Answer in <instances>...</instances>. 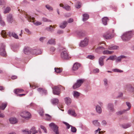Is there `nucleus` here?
Segmentation results:
<instances>
[{"label":"nucleus","instance_id":"1","mask_svg":"<svg viewBox=\"0 0 134 134\" xmlns=\"http://www.w3.org/2000/svg\"><path fill=\"white\" fill-rule=\"evenodd\" d=\"M132 31L127 32L123 34L121 38L124 41H127L130 40L133 35Z\"/></svg>","mask_w":134,"mask_h":134},{"label":"nucleus","instance_id":"2","mask_svg":"<svg viewBox=\"0 0 134 134\" xmlns=\"http://www.w3.org/2000/svg\"><path fill=\"white\" fill-rule=\"evenodd\" d=\"M49 126L51 130L56 134H59L58 127L54 123L52 122L49 124Z\"/></svg>","mask_w":134,"mask_h":134},{"label":"nucleus","instance_id":"3","mask_svg":"<svg viewBox=\"0 0 134 134\" xmlns=\"http://www.w3.org/2000/svg\"><path fill=\"white\" fill-rule=\"evenodd\" d=\"M5 47V45L4 43H2L0 45V54L3 57H5L6 55Z\"/></svg>","mask_w":134,"mask_h":134},{"label":"nucleus","instance_id":"4","mask_svg":"<svg viewBox=\"0 0 134 134\" xmlns=\"http://www.w3.org/2000/svg\"><path fill=\"white\" fill-rule=\"evenodd\" d=\"M61 57L63 59H68L70 57L69 56L67 51L65 49H62L60 54Z\"/></svg>","mask_w":134,"mask_h":134},{"label":"nucleus","instance_id":"5","mask_svg":"<svg viewBox=\"0 0 134 134\" xmlns=\"http://www.w3.org/2000/svg\"><path fill=\"white\" fill-rule=\"evenodd\" d=\"M85 81L84 79H81L77 80L76 82L73 86V88L75 89L79 87Z\"/></svg>","mask_w":134,"mask_h":134},{"label":"nucleus","instance_id":"6","mask_svg":"<svg viewBox=\"0 0 134 134\" xmlns=\"http://www.w3.org/2000/svg\"><path fill=\"white\" fill-rule=\"evenodd\" d=\"M103 37L106 39H111L113 37V36L111 34L110 31L108 30L103 35Z\"/></svg>","mask_w":134,"mask_h":134},{"label":"nucleus","instance_id":"7","mask_svg":"<svg viewBox=\"0 0 134 134\" xmlns=\"http://www.w3.org/2000/svg\"><path fill=\"white\" fill-rule=\"evenodd\" d=\"M20 115L22 117L25 118H30L31 116L30 113L27 111H25L21 113Z\"/></svg>","mask_w":134,"mask_h":134},{"label":"nucleus","instance_id":"8","mask_svg":"<svg viewBox=\"0 0 134 134\" xmlns=\"http://www.w3.org/2000/svg\"><path fill=\"white\" fill-rule=\"evenodd\" d=\"M53 93L54 94L59 95L60 93V89L58 86H55L52 88Z\"/></svg>","mask_w":134,"mask_h":134},{"label":"nucleus","instance_id":"9","mask_svg":"<svg viewBox=\"0 0 134 134\" xmlns=\"http://www.w3.org/2000/svg\"><path fill=\"white\" fill-rule=\"evenodd\" d=\"M124 87L129 91L134 92V85L127 84L125 85Z\"/></svg>","mask_w":134,"mask_h":134},{"label":"nucleus","instance_id":"10","mask_svg":"<svg viewBox=\"0 0 134 134\" xmlns=\"http://www.w3.org/2000/svg\"><path fill=\"white\" fill-rule=\"evenodd\" d=\"M88 42V39L87 38H85L83 40L81 41L79 44V46L81 47H85L87 45Z\"/></svg>","mask_w":134,"mask_h":134},{"label":"nucleus","instance_id":"11","mask_svg":"<svg viewBox=\"0 0 134 134\" xmlns=\"http://www.w3.org/2000/svg\"><path fill=\"white\" fill-rule=\"evenodd\" d=\"M107 109L110 112H114L115 111L114 105L112 103H109L108 104Z\"/></svg>","mask_w":134,"mask_h":134},{"label":"nucleus","instance_id":"12","mask_svg":"<svg viewBox=\"0 0 134 134\" xmlns=\"http://www.w3.org/2000/svg\"><path fill=\"white\" fill-rule=\"evenodd\" d=\"M68 113L69 114L73 117H75L77 115L75 110L73 109H69L68 111Z\"/></svg>","mask_w":134,"mask_h":134},{"label":"nucleus","instance_id":"13","mask_svg":"<svg viewBox=\"0 0 134 134\" xmlns=\"http://www.w3.org/2000/svg\"><path fill=\"white\" fill-rule=\"evenodd\" d=\"M106 57L104 56H103L100 57L98 60L99 64L100 65L102 66L104 65V60Z\"/></svg>","mask_w":134,"mask_h":134},{"label":"nucleus","instance_id":"14","mask_svg":"<svg viewBox=\"0 0 134 134\" xmlns=\"http://www.w3.org/2000/svg\"><path fill=\"white\" fill-rule=\"evenodd\" d=\"M42 52L40 49H32L31 54L33 55H37L41 54Z\"/></svg>","mask_w":134,"mask_h":134},{"label":"nucleus","instance_id":"15","mask_svg":"<svg viewBox=\"0 0 134 134\" xmlns=\"http://www.w3.org/2000/svg\"><path fill=\"white\" fill-rule=\"evenodd\" d=\"M80 66L81 65L80 63H75L74 64L72 69L73 71H76L78 70Z\"/></svg>","mask_w":134,"mask_h":134},{"label":"nucleus","instance_id":"16","mask_svg":"<svg viewBox=\"0 0 134 134\" xmlns=\"http://www.w3.org/2000/svg\"><path fill=\"white\" fill-rule=\"evenodd\" d=\"M8 34L10 37L12 36L15 39H19V38L18 35L14 32H9L8 33Z\"/></svg>","mask_w":134,"mask_h":134},{"label":"nucleus","instance_id":"17","mask_svg":"<svg viewBox=\"0 0 134 134\" xmlns=\"http://www.w3.org/2000/svg\"><path fill=\"white\" fill-rule=\"evenodd\" d=\"M7 20L9 23H12L13 22L14 20L12 14H9L7 16Z\"/></svg>","mask_w":134,"mask_h":134},{"label":"nucleus","instance_id":"18","mask_svg":"<svg viewBox=\"0 0 134 134\" xmlns=\"http://www.w3.org/2000/svg\"><path fill=\"white\" fill-rule=\"evenodd\" d=\"M32 49L29 47H27L25 48L24 50V52L25 54H29L31 53Z\"/></svg>","mask_w":134,"mask_h":134},{"label":"nucleus","instance_id":"19","mask_svg":"<svg viewBox=\"0 0 134 134\" xmlns=\"http://www.w3.org/2000/svg\"><path fill=\"white\" fill-rule=\"evenodd\" d=\"M37 91L42 94H44L46 95L47 93V91L43 90L41 88H39L37 89Z\"/></svg>","mask_w":134,"mask_h":134},{"label":"nucleus","instance_id":"20","mask_svg":"<svg viewBox=\"0 0 134 134\" xmlns=\"http://www.w3.org/2000/svg\"><path fill=\"white\" fill-rule=\"evenodd\" d=\"M105 49V48L102 47H99L96 49V51L97 53L100 54L102 52H103V51Z\"/></svg>","mask_w":134,"mask_h":134},{"label":"nucleus","instance_id":"21","mask_svg":"<svg viewBox=\"0 0 134 134\" xmlns=\"http://www.w3.org/2000/svg\"><path fill=\"white\" fill-rule=\"evenodd\" d=\"M64 100L65 103L68 105H70L71 102V99L69 97L65 98Z\"/></svg>","mask_w":134,"mask_h":134},{"label":"nucleus","instance_id":"22","mask_svg":"<svg viewBox=\"0 0 134 134\" xmlns=\"http://www.w3.org/2000/svg\"><path fill=\"white\" fill-rule=\"evenodd\" d=\"M59 100L57 98H54L51 100V102L54 105H56L59 103Z\"/></svg>","mask_w":134,"mask_h":134},{"label":"nucleus","instance_id":"23","mask_svg":"<svg viewBox=\"0 0 134 134\" xmlns=\"http://www.w3.org/2000/svg\"><path fill=\"white\" fill-rule=\"evenodd\" d=\"M78 36L80 37H81L85 36V34L84 31H79L77 32Z\"/></svg>","mask_w":134,"mask_h":134},{"label":"nucleus","instance_id":"24","mask_svg":"<svg viewBox=\"0 0 134 134\" xmlns=\"http://www.w3.org/2000/svg\"><path fill=\"white\" fill-rule=\"evenodd\" d=\"M103 24L104 25H107V23L109 21V19L108 17H105L102 18V19Z\"/></svg>","mask_w":134,"mask_h":134},{"label":"nucleus","instance_id":"25","mask_svg":"<svg viewBox=\"0 0 134 134\" xmlns=\"http://www.w3.org/2000/svg\"><path fill=\"white\" fill-rule=\"evenodd\" d=\"M25 17L29 21L32 22H33V18H31V16L26 13L25 15Z\"/></svg>","mask_w":134,"mask_h":134},{"label":"nucleus","instance_id":"26","mask_svg":"<svg viewBox=\"0 0 134 134\" xmlns=\"http://www.w3.org/2000/svg\"><path fill=\"white\" fill-rule=\"evenodd\" d=\"M126 57V56L123 55H121L117 58L116 57V59H115V61L117 63L120 62L121 61L122 59L125 58Z\"/></svg>","mask_w":134,"mask_h":134},{"label":"nucleus","instance_id":"27","mask_svg":"<svg viewBox=\"0 0 134 134\" xmlns=\"http://www.w3.org/2000/svg\"><path fill=\"white\" fill-rule=\"evenodd\" d=\"M59 6L60 7H62L63 8L65 9L66 10H69L70 9V7L68 5H65L64 6L62 4H59Z\"/></svg>","mask_w":134,"mask_h":134},{"label":"nucleus","instance_id":"28","mask_svg":"<svg viewBox=\"0 0 134 134\" xmlns=\"http://www.w3.org/2000/svg\"><path fill=\"white\" fill-rule=\"evenodd\" d=\"M67 24V22L64 21L60 24L59 26L61 28L64 29L66 26Z\"/></svg>","mask_w":134,"mask_h":134},{"label":"nucleus","instance_id":"29","mask_svg":"<svg viewBox=\"0 0 134 134\" xmlns=\"http://www.w3.org/2000/svg\"><path fill=\"white\" fill-rule=\"evenodd\" d=\"M30 131L31 134H35L38 132V131L36 130L35 127H32L30 130Z\"/></svg>","mask_w":134,"mask_h":134},{"label":"nucleus","instance_id":"30","mask_svg":"<svg viewBox=\"0 0 134 134\" xmlns=\"http://www.w3.org/2000/svg\"><path fill=\"white\" fill-rule=\"evenodd\" d=\"M9 121L10 123L12 124H15L17 122L16 119L15 118H11L9 119Z\"/></svg>","mask_w":134,"mask_h":134},{"label":"nucleus","instance_id":"31","mask_svg":"<svg viewBox=\"0 0 134 134\" xmlns=\"http://www.w3.org/2000/svg\"><path fill=\"white\" fill-rule=\"evenodd\" d=\"M7 105V103H2L0 106V109L2 110H4L6 107Z\"/></svg>","mask_w":134,"mask_h":134},{"label":"nucleus","instance_id":"32","mask_svg":"<svg viewBox=\"0 0 134 134\" xmlns=\"http://www.w3.org/2000/svg\"><path fill=\"white\" fill-rule=\"evenodd\" d=\"M24 90L23 89H16L14 90V92L16 94H18L22 92Z\"/></svg>","mask_w":134,"mask_h":134},{"label":"nucleus","instance_id":"33","mask_svg":"<svg viewBox=\"0 0 134 134\" xmlns=\"http://www.w3.org/2000/svg\"><path fill=\"white\" fill-rule=\"evenodd\" d=\"M83 16L82 20L83 21L87 20L89 18V15L87 14H83Z\"/></svg>","mask_w":134,"mask_h":134},{"label":"nucleus","instance_id":"34","mask_svg":"<svg viewBox=\"0 0 134 134\" xmlns=\"http://www.w3.org/2000/svg\"><path fill=\"white\" fill-rule=\"evenodd\" d=\"M96 110L98 113L100 114L102 111V110L100 107L98 105H97L96 107Z\"/></svg>","mask_w":134,"mask_h":134},{"label":"nucleus","instance_id":"35","mask_svg":"<svg viewBox=\"0 0 134 134\" xmlns=\"http://www.w3.org/2000/svg\"><path fill=\"white\" fill-rule=\"evenodd\" d=\"M104 84L105 87L108 88V81L107 79L105 78L103 80Z\"/></svg>","mask_w":134,"mask_h":134},{"label":"nucleus","instance_id":"36","mask_svg":"<svg viewBox=\"0 0 134 134\" xmlns=\"http://www.w3.org/2000/svg\"><path fill=\"white\" fill-rule=\"evenodd\" d=\"M126 111H127L126 109H124L122 110H121L117 112L116 113L118 115H120L125 113Z\"/></svg>","mask_w":134,"mask_h":134},{"label":"nucleus","instance_id":"37","mask_svg":"<svg viewBox=\"0 0 134 134\" xmlns=\"http://www.w3.org/2000/svg\"><path fill=\"white\" fill-rule=\"evenodd\" d=\"M131 126V125L130 123H127L126 124H122L121 126L124 129H126L129 127Z\"/></svg>","mask_w":134,"mask_h":134},{"label":"nucleus","instance_id":"38","mask_svg":"<svg viewBox=\"0 0 134 134\" xmlns=\"http://www.w3.org/2000/svg\"><path fill=\"white\" fill-rule=\"evenodd\" d=\"M73 95L76 98H77L80 96V93L77 91H74L73 92Z\"/></svg>","mask_w":134,"mask_h":134},{"label":"nucleus","instance_id":"39","mask_svg":"<svg viewBox=\"0 0 134 134\" xmlns=\"http://www.w3.org/2000/svg\"><path fill=\"white\" fill-rule=\"evenodd\" d=\"M47 43L50 44H55V41L54 40L51 39L48 41Z\"/></svg>","mask_w":134,"mask_h":134},{"label":"nucleus","instance_id":"40","mask_svg":"<svg viewBox=\"0 0 134 134\" xmlns=\"http://www.w3.org/2000/svg\"><path fill=\"white\" fill-rule=\"evenodd\" d=\"M118 47L116 46H109L108 49L109 50L116 49H118Z\"/></svg>","mask_w":134,"mask_h":134},{"label":"nucleus","instance_id":"41","mask_svg":"<svg viewBox=\"0 0 134 134\" xmlns=\"http://www.w3.org/2000/svg\"><path fill=\"white\" fill-rule=\"evenodd\" d=\"M46 30L51 32H53L54 31V30L52 25H50L49 27H47L46 28Z\"/></svg>","mask_w":134,"mask_h":134},{"label":"nucleus","instance_id":"42","mask_svg":"<svg viewBox=\"0 0 134 134\" xmlns=\"http://www.w3.org/2000/svg\"><path fill=\"white\" fill-rule=\"evenodd\" d=\"M55 72L58 73H60L62 71V69L60 68H54Z\"/></svg>","mask_w":134,"mask_h":134},{"label":"nucleus","instance_id":"43","mask_svg":"<svg viewBox=\"0 0 134 134\" xmlns=\"http://www.w3.org/2000/svg\"><path fill=\"white\" fill-rule=\"evenodd\" d=\"M22 132L24 134H31L30 131H29L27 129H26L25 130H22Z\"/></svg>","mask_w":134,"mask_h":134},{"label":"nucleus","instance_id":"44","mask_svg":"<svg viewBox=\"0 0 134 134\" xmlns=\"http://www.w3.org/2000/svg\"><path fill=\"white\" fill-rule=\"evenodd\" d=\"M126 105L128 107V108L126 109V110L127 111L129 110L131 107V105L130 103L129 102H126Z\"/></svg>","mask_w":134,"mask_h":134},{"label":"nucleus","instance_id":"45","mask_svg":"<svg viewBox=\"0 0 134 134\" xmlns=\"http://www.w3.org/2000/svg\"><path fill=\"white\" fill-rule=\"evenodd\" d=\"M93 123L94 125L96 126H99L100 125V123L97 120L93 121Z\"/></svg>","mask_w":134,"mask_h":134},{"label":"nucleus","instance_id":"46","mask_svg":"<svg viewBox=\"0 0 134 134\" xmlns=\"http://www.w3.org/2000/svg\"><path fill=\"white\" fill-rule=\"evenodd\" d=\"M1 35L3 38H6L7 37L6 33L4 31H2L1 33Z\"/></svg>","mask_w":134,"mask_h":134},{"label":"nucleus","instance_id":"47","mask_svg":"<svg viewBox=\"0 0 134 134\" xmlns=\"http://www.w3.org/2000/svg\"><path fill=\"white\" fill-rule=\"evenodd\" d=\"M42 20L44 22H51L52 21L48 19L47 18L43 17L42 18Z\"/></svg>","mask_w":134,"mask_h":134},{"label":"nucleus","instance_id":"48","mask_svg":"<svg viewBox=\"0 0 134 134\" xmlns=\"http://www.w3.org/2000/svg\"><path fill=\"white\" fill-rule=\"evenodd\" d=\"M81 3L79 2H78L75 5V7L77 9L79 8H80L81 6Z\"/></svg>","mask_w":134,"mask_h":134},{"label":"nucleus","instance_id":"49","mask_svg":"<svg viewBox=\"0 0 134 134\" xmlns=\"http://www.w3.org/2000/svg\"><path fill=\"white\" fill-rule=\"evenodd\" d=\"M76 129L74 127L71 126V131L73 133H75L76 131Z\"/></svg>","mask_w":134,"mask_h":134},{"label":"nucleus","instance_id":"50","mask_svg":"<svg viewBox=\"0 0 134 134\" xmlns=\"http://www.w3.org/2000/svg\"><path fill=\"white\" fill-rule=\"evenodd\" d=\"M45 7H46L49 11L52 10H53L52 7L49 5H46Z\"/></svg>","mask_w":134,"mask_h":134},{"label":"nucleus","instance_id":"51","mask_svg":"<svg viewBox=\"0 0 134 134\" xmlns=\"http://www.w3.org/2000/svg\"><path fill=\"white\" fill-rule=\"evenodd\" d=\"M113 71L114 72H123L122 70H120L119 69H113Z\"/></svg>","mask_w":134,"mask_h":134},{"label":"nucleus","instance_id":"52","mask_svg":"<svg viewBox=\"0 0 134 134\" xmlns=\"http://www.w3.org/2000/svg\"><path fill=\"white\" fill-rule=\"evenodd\" d=\"M10 8L9 7H7L5 9V10L4 12V14L8 13L10 11Z\"/></svg>","mask_w":134,"mask_h":134},{"label":"nucleus","instance_id":"53","mask_svg":"<svg viewBox=\"0 0 134 134\" xmlns=\"http://www.w3.org/2000/svg\"><path fill=\"white\" fill-rule=\"evenodd\" d=\"M110 60H114L116 59V55L111 56L109 57Z\"/></svg>","mask_w":134,"mask_h":134},{"label":"nucleus","instance_id":"54","mask_svg":"<svg viewBox=\"0 0 134 134\" xmlns=\"http://www.w3.org/2000/svg\"><path fill=\"white\" fill-rule=\"evenodd\" d=\"M40 128L42 129L43 130H44L45 133H47V130H46V128H45V127L44 126H42V125H41L40 126Z\"/></svg>","mask_w":134,"mask_h":134},{"label":"nucleus","instance_id":"55","mask_svg":"<svg viewBox=\"0 0 134 134\" xmlns=\"http://www.w3.org/2000/svg\"><path fill=\"white\" fill-rule=\"evenodd\" d=\"M0 24L2 26H4L5 25V23L2 20H0Z\"/></svg>","mask_w":134,"mask_h":134},{"label":"nucleus","instance_id":"56","mask_svg":"<svg viewBox=\"0 0 134 134\" xmlns=\"http://www.w3.org/2000/svg\"><path fill=\"white\" fill-rule=\"evenodd\" d=\"M46 116H47V120H50L51 119V117L49 115L46 114H45Z\"/></svg>","mask_w":134,"mask_h":134},{"label":"nucleus","instance_id":"57","mask_svg":"<svg viewBox=\"0 0 134 134\" xmlns=\"http://www.w3.org/2000/svg\"><path fill=\"white\" fill-rule=\"evenodd\" d=\"M25 31L29 34H31V32L27 28H25Z\"/></svg>","mask_w":134,"mask_h":134},{"label":"nucleus","instance_id":"58","mask_svg":"<svg viewBox=\"0 0 134 134\" xmlns=\"http://www.w3.org/2000/svg\"><path fill=\"white\" fill-rule=\"evenodd\" d=\"M64 123L66 125V126L67 127V129H68L69 128H70V127H71V126H72L70 125L68 123L66 122H64Z\"/></svg>","mask_w":134,"mask_h":134},{"label":"nucleus","instance_id":"59","mask_svg":"<svg viewBox=\"0 0 134 134\" xmlns=\"http://www.w3.org/2000/svg\"><path fill=\"white\" fill-rule=\"evenodd\" d=\"M87 58L91 59H93L94 58V57L93 55H89L87 56Z\"/></svg>","mask_w":134,"mask_h":134},{"label":"nucleus","instance_id":"60","mask_svg":"<svg viewBox=\"0 0 134 134\" xmlns=\"http://www.w3.org/2000/svg\"><path fill=\"white\" fill-rule=\"evenodd\" d=\"M63 31L62 30H58L57 31V33L59 34H61L63 33Z\"/></svg>","mask_w":134,"mask_h":134},{"label":"nucleus","instance_id":"61","mask_svg":"<svg viewBox=\"0 0 134 134\" xmlns=\"http://www.w3.org/2000/svg\"><path fill=\"white\" fill-rule=\"evenodd\" d=\"M34 24L35 25H36L38 26L39 25H40L42 23L41 22L38 21H37L35 23L34 22Z\"/></svg>","mask_w":134,"mask_h":134},{"label":"nucleus","instance_id":"62","mask_svg":"<svg viewBox=\"0 0 134 134\" xmlns=\"http://www.w3.org/2000/svg\"><path fill=\"white\" fill-rule=\"evenodd\" d=\"M5 3V2L3 0H0V5H4Z\"/></svg>","mask_w":134,"mask_h":134},{"label":"nucleus","instance_id":"63","mask_svg":"<svg viewBox=\"0 0 134 134\" xmlns=\"http://www.w3.org/2000/svg\"><path fill=\"white\" fill-rule=\"evenodd\" d=\"M101 129H100L99 128H98V129L96 130L95 131V134L97 133L98 131H99V133L100 134L101 133V132H100V130Z\"/></svg>","mask_w":134,"mask_h":134},{"label":"nucleus","instance_id":"64","mask_svg":"<svg viewBox=\"0 0 134 134\" xmlns=\"http://www.w3.org/2000/svg\"><path fill=\"white\" fill-rule=\"evenodd\" d=\"M55 48L53 47H51L50 48V51L51 52H54L55 50Z\"/></svg>","mask_w":134,"mask_h":134}]
</instances>
